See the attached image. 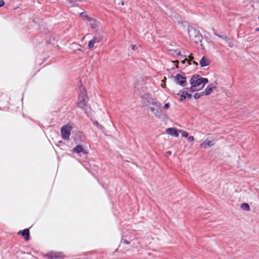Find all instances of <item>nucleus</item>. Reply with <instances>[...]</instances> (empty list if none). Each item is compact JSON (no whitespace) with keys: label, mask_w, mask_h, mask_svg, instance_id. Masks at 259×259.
<instances>
[{"label":"nucleus","mask_w":259,"mask_h":259,"mask_svg":"<svg viewBox=\"0 0 259 259\" xmlns=\"http://www.w3.org/2000/svg\"><path fill=\"white\" fill-rule=\"evenodd\" d=\"M208 82L207 78H203L198 75H193L190 80L191 86L189 90L191 92L198 91L203 88Z\"/></svg>","instance_id":"1"},{"label":"nucleus","mask_w":259,"mask_h":259,"mask_svg":"<svg viewBox=\"0 0 259 259\" xmlns=\"http://www.w3.org/2000/svg\"><path fill=\"white\" fill-rule=\"evenodd\" d=\"M88 98L85 91L83 88L80 89V94L78 97V101L77 103V106L80 108L84 109L85 113L89 116L88 113L85 107H86Z\"/></svg>","instance_id":"2"},{"label":"nucleus","mask_w":259,"mask_h":259,"mask_svg":"<svg viewBox=\"0 0 259 259\" xmlns=\"http://www.w3.org/2000/svg\"><path fill=\"white\" fill-rule=\"evenodd\" d=\"M188 35L190 39L195 44L200 43L203 39V36L200 31L194 27L188 29Z\"/></svg>","instance_id":"3"},{"label":"nucleus","mask_w":259,"mask_h":259,"mask_svg":"<svg viewBox=\"0 0 259 259\" xmlns=\"http://www.w3.org/2000/svg\"><path fill=\"white\" fill-rule=\"evenodd\" d=\"M148 78L146 76L138 77L135 83V87L139 92H145L147 88L146 86Z\"/></svg>","instance_id":"4"},{"label":"nucleus","mask_w":259,"mask_h":259,"mask_svg":"<svg viewBox=\"0 0 259 259\" xmlns=\"http://www.w3.org/2000/svg\"><path fill=\"white\" fill-rule=\"evenodd\" d=\"M156 107H150L151 111L155 116L159 119L164 120L166 116L165 112H163L160 108V106H155Z\"/></svg>","instance_id":"5"},{"label":"nucleus","mask_w":259,"mask_h":259,"mask_svg":"<svg viewBox=\"0 0 259 259\" xmlns=\"http://www.w3.org/2000/svg\"><path fill=\"white\" fill-rule=\"evenodd\" d=\"M72 127L68 124L64 125L61 130V136L63 139L69 140Z\"/></svg>","instance_id":"6"},{"label":"nucleus","mask_w":259,"mask_h":259,"mask_svg":"<svg viewBox=\"0 0 259 259\" xmlns=\"http://www.w3.org/2000/svg\"><path fill=\"white\" fill-rule=\"evenodd\" d=\"M142 98L144 102H147L149 104L158 106L161 105V104L153 99L150 94L143 95L142 96Z\"/></svg>","instance_id":"7"},{"label":"nucleus","mask_w":259,"mask_h":259,"mask_svg":"<svg viewBox=\"0 0 259 259\" xmlns=\"http://www.w3.org/2000/svg\"><path fill=\"white\" fill-rule=\"evenodd\" d=\"M175 82L182 87H185L187 84L186 76L185 74H177L175 76Z\"/></svg>","instance_id":"8"},{"label":"nucleus","mask_w":259,"mask_h":259,"mask_svg":"<svg viewBox=\"0 0 259 259\" xmlns=\"http://www.w3.org/2000/svg\"><path fill=\"white\" fill-rule=\"evenodd\" d=\"M215 140L212 138L206 139L200 145V147L204 149L212 147L215 143Z\"/></svg>","instance_id":"9"},{"label":"nucleus","mask_w":259,"mask_h":259,"mask_svg":"<svg viewBox=\"0 0 259 259\" xmlns=\"http://www.w3.org/2000/svg\"><path fill=\"white\" fill-rule=\"evenodd\" d=\"M47 256L51 259L61 258L64 256V254L60 252H51Z\"/></svg>","instance_id":"10"},{"label":"nucleus","mask_w":259,"mask_h":259,"mask_svg":"<svg viewBox=\"0 0 259 259\" xmlns=\"http://www.w3.org/2000/svg\"><path fill=\"white\" fill-rule=\"evenodd\" d=\"M215 88L216 85L215 83H211L207 86V87L205 89V91L202 92V94H204L205 96L209 95Z\"/></svg>","instance_id":"11"},{"label":"nucleus","mask_w":259,"mask_h":259,"mask_svg":"<svg viewBox=\"0 0 259 259\" xmlns=\"http://www.w3.org/2000/svg\"><path fill=\"white\" fill-rule=\"evenodd\" d=\"M166 133L176 137H179V133L175 128L170 127L166 130Z\"/></svg>","instance_id":"12"},{"label":"nucleus","mask_w":259,"mask_h":259,"mask_svg":"<svg viewBox=\"0 0 259 259\" xmlns=\"http://www.w3.org/2000/svg\"><path fill=\"white\" fill-rule=\"evenodd\" d=\"M85 22L93 28H95L97 24V21L91 17H90Z\"/></svg>","instance_id":"13"},{"label":"nucleus","mask_w":259,"mask_h":259,"mask_svg":"<svg viewBox=\"0 0 259 259\" xmlns=\"http://www.w3.org/2000/svg\"><path fill=\"white\" fill-rule=\"evenodd\" d=\"M199 63L201 67H205L209 64V60L205 57H203L200 60Z\"/></svg>","instance_id":"14"},{"label":"nucleus","mask_w":259,"mask_h":259,"mask_svg":"<svg viewBox=\"0 0 259 259\" xmlns=\"http://www.w3.org/2000/svg\"><path fill=\"white\" fill-rule=\"evenodd\" d=\"M73 151L77 154H79L82 152L84 154L87 153V152L83 149V147L81 145H77L73 149Z\"/></svg>","instance_id":"15"},{"label":"nucleus","mask_w":259,"mask_h":259,"mask_svg":"<svg viewBox=\"0 0 259 259\" xmlns=\"http://www.w3.org/2000/svg\"><path fill=\"white\" fill-rule=\"evenodd\" d=\"M22 235L24 237L26 240H28L29 239V230L27 229H24L22 232Z\"/></svg>","instance_id":"16"},{"label":"nucleus","mask_w":259,"mask_h":259,"mask_svg":"<svg viewBox=\"0 0 259 259\" xmlns=\"http://www.w3.org/2000/svg\"><path fill=\"white\" fill-rule=\"evenodd\" d=\"M80 17L84 18L83 20L85 22H86L90 18V17H89L88 16L87 12H83L81 13L80 14Z\"/></svg>","instance_id":"17"},{"label":"nucleus","mask_w":259,"mask_h":259,"mask_svg":"<svg viewBox=\"0 0 259 259\" xmlns=\"http://www.w3.org/2000/svg\"><path fill=\"white\" fill-rule=\"evenodd\" d=\"M224 40L227 43L228 46L232 48L233 46V44L232 40L228 37L225 36L224 38Z\"/></svg>","instance_id":"18"},{"label":"nucleus","mask_w":259,"mask_h":259,"mask_svg":"<svg viewBox=\"0 0 259 259\" xmlns=\"http://www.w3.org/2000/svg\"><path fill=\"white\" fill-rule=\"evenodd\" d=\"M241 207L243 210H246V211H248L250 209L249 205L247 203H246L242 204Z\"/></svg>","instance_id":"19"},{"label":"nucleus","mask_w":259,"mask_h":259,"mask_svg":"<svg viewBox=\"0 0 259 259\" xmlns=\"http://www.w3.org/2000/svg\"><path fill=\"white\" fill-rule=\"evenodd\" d=\"M179 132L181 134L182 136L184 137L187 138L189 136V134L187 132L183 130H180Z\"/></svg>","instance_id":"20"},{"label":"nucleus","mask_w":259,"mask_h":259,"mask_svg":"<svg viewBox=\"0 0 259 259\" xmlns=\"http://www.w3.org/2000/svg\"><path fill=\"white\" fill-rule=\"evenodd\" d=\"M102 37H94L92 40L95 41V43L99 42L101 41Z\"/></svg>","instance_id":"21"},{"label":"nucleus","mask_w":259,"mask_h":259,"mask_svg":"<svg viewBox=\"0 0 259 259\" xmlns=\"http://www.w3.org/2000/svg\"><path fill=\"white\" fill-rule=\"evenodd\" d=\"M204 94H202V92L200 93H195L194 95V97L195 99H197L200 98L201 96H204Z\"/></svg>","instance_id":"22"},{"label":"nucleus","mask_w":259,"mask_h":259,"mask_svg":"<svg viewBox=\"0 0 259 259\" xmlns=\"http://www.w3.org/2000/svg\"><path fill=\"white\" fill-rule=\"evenodd\" d=\"M187 96L186 95V92H184L182 93V95L180 96V100L183 101L186 99Z\"/></svg>","instance_id":"23"},{"label":"nucleus","mask_w":259,"mask_h":259,"mask_svg":"<svg viewBox=\"0 0 259 259\" xmlns=\"http://www.w3.org/2000/svg\"><path fill=\"white\" fill-rule=\"evenodd\" d=\"M95 44H96V43L95 42V41H94L93 40H92H92H91L89 41V44H88V47H89V48H93V47H94V46Z\"/></svg>","instance_id":"24"},{"label":"nucleus","mask_w":259,"mask_h":259,"mask_svg":"<svg viewBox=\"0 0 259 259\" xmlns=\"http://www.w3.org/2000/svg\"><path fill=\"white\" fill-rule=\"evenodd\" d=\"M121 242H123L124 244H130V242L129 241L125 239H123V238H122Z\"/></svg>","instance_id":"25"},{"label":"nucleus","mask_w":259,"mask_h":259,"mask_svg":"<svg viewBox=\"0 0 259 259\" xmlns=\"http://www.w3.org/2000/svg\"><path fill=\"white\" fill-rule=\"evenodd\" d=\"M186 62H187L189 65H190L191 64V62H189V61L187 58H185L184 60L181 61L182 64H185Z\"/></svg>","instance_id":"26"},{"label":"nucleus","mask_w":259,"mask_h":259,"mask_svg":"<svg viewBox=\"0 0 259 259\" xmlns=\"http://www.w3.org/2000/svg\"><path fill=\"white\" fill-rule=\"evenodd\" d=\"M187 139H188V140L189 141V142H192L194 140V138L193 136H188L187 137Z\"/></svg>","instance_id":"27"},{"label":"nucleus","mask_w":259,"mask_h":259,"mask_svg":"<svg viewBox=\"0 0 259 259\" xmlns=\"http://www.w3.org/2000/svg\"><path fill=\"white\" fill-rule=\"evenodd\" d=\"M72 5H75L76 4L77 0H67Z\"/></svg>","instance_id":"28"},{"label":"nucleus","mask_w":259,"mask_h":259,"mask_svg":"<svg viewBox=\"0 0 259 259\" xmlns=\"http://www.w3.org/2000/svg\"><path fill=\"white\" fill-rule=\"evenodd\" d=\"M131 47L133 50H136L138 49V47L135 45H131Z\"/></svg>","instance_id":"29"},{"label":"nucleus","mask_w":259,"mask_h":259,"mask_svg":"<svg viewBox=\"0 0 259 259\" xmlns=\"http://www.w3.org/2000/svg\"><path fill=\"white\" fill-rule=\"evenodd\" d=\"M169 103H165L164 105V108L165 109H167L169 108Z\"/></svg>","instance_id":"30"},{"label":"nucleus","mask_w":259,"mask_h":259,"mask_svg":"<svg viewBox=\"0 0 259 259\" xmlns=\"http://www.w3.org/2000/svg\"><path fill=\"white\" fill-rule=\"evenodd\" d=\"M94 124H95L96 126H97L98 127V128H101V125H99V123L98 122V121H95L94 122Z\"/></svg>","instance_id":"31"},{"label":"nucleus","mask_w":259,"mask_h":259,"mask_svg":"<svg viewBox=\"0 0 259 259\" xmlns=\"http://www.w3.org/2000/svg\"><path fill=\"white\" fill-rule=\"evenodd\" d=\"M194 57L193 56V55L192 54H191L189 56V59L188 60L189 61V62H191V61L193 59Z\"/></svg>","instance_id":"32"},{"label":"nucleus","mask_w":259,"mask_h":259,"mask_svg":"<svg viewBox=\"0 0 259 259\" xmlns=\"http://www.w3.org/2000/svg\"><path fill=\"white\" fill-rule=\"evenodd\" d=\"M171 152L170 151H167L165 152V156L167 157L169 156L170 155H171Z\"/></svg>","instance_id":"33"},{"label":"nucleus","mask_w":259,"mask_h":259,"mask_svg":"<svg viewBox=\"0 0 259 259\" xmlns=\"http://www.w3.org/2000/svg\"><path fill=\"white\" fill-rule=\"evenodd\" d=\"M5 5V2L4 0H0V7L3 6Z\"/></svg>","instance_id":"34"},{"label":"nucleus","mask_w":259,"mask_h":259,"mask_svg":"<svg viewBox=\"0 0 259 259\" xmlns=\"http://www.w3.org/2000/svg\"><path fill=\"white\" fill-rule=\"evenodd\" d=\"M186 95L189 98H191L192 97V95L191 94H188V93L186 92Z\"/></svg>","instance_id":"35"},{"label":"nucleus","mask_w":259,"mask_h":259,"mask_svg":"<svg viewBox=\"0 0 259 259\" xmlns=\"http://www.w3.org/2000/svg\"><path fill=\"white\" fill-rule=\"evenodd\" d=\"M175 52H176V54L178 55H180L181 54V52L179 51L176 50V51H175Z\"/></svg>","instance_id":"36"},{"label":"nucleus","mask_w":259,"mask_h":259,"mask_svg":"<svg viewBox=\"0 0 259 259\" xmlns=\"http://www.w3.org/2000/svg\"><path fill=\"white\" fill-rule=\"evenodd\" d=\"M218 37H219V38H222V39H224V37H225V36H222V35H218Z\"/></svg>","instance_id":"37"},{"label":"nucleus","mask_w":259,"mask_h":259,"mask_svg":"<svg viewBox=\"0 0 259 259\" xmlns=\"http://www.w3.org/2000/svg\"><path fill=\"white\" fill-rule=\"evenodd\" d=\"M193 64H195V65H198V63L195 61H193Z\"/></svg>","instance_id":"38"},{"label":"nucleus","mask_w":259,"mask_h":259,"mask_svg":"<svg viewBox=\"0 0 259 259\" xmlns=\"http://www.w3.org/2000/svg\"><path fill=\"white\" fill-rule=\"evenodd\" d=\"M214 34L217 36H218V35H219V34H217L216 32H214Z\"/></svg>","instance_id":"39"},{"label":"nucleus","mask_w":259,"mask_h":259,"mask_svg":"<svg viewBox=\"0 0 259 259\" xmlns=\"http://www.w3.org/2000/svg\"><path fill=\"white\" fill-rule=\"evenodd\" d=\"M214 34L217 36H218V35H219V34H217L216 32H214Z\"/></svg>","instance_id":"40"},{"label":"nucleus","mask_w":259,"mask_h":259,"mask_svg":"<svg viewBox=\"0 0 259 259\" xmlns=\"http://www.w3.org/2000/svg\"><path fill=\"white\" fill-rule=\"evenodd\" d=\"M178 62H179V61L176 60V61H175V62H173V63H178Z\"/></svg>","instance_id":"41"},{"label":"nucleus","mask_w":259,"mask_h":259,"mask_svg":"<svg viewBox=\"0 0 259 259\" xmlns=\"http://www.w3.org/2000/svg\"><path fill=\"white\" fill-rule=\"evenodd\" d=\"M164 85H165V84H161V87L162 88H164Z\"/></svg>","instance_id":"42"},{"label":"nucleus","mask_w":259,"mask_h":259,"mask_svg":"<svg viewBox=\"0 0 259 259\" xmlns=\"http://www.w3.org/2000/svg\"><path fill=\"white\" fill-rule=\"evenodd\" d=\"M165 80H166V78L164 77V79L163 80H162V82H164V81H165Z\"/></svg>","instance_id":"43"},{"label":"nucleus","mask_w":259,"mask_h":259,"mask_svg":"<svg viewBox=\"0 0 259 259\" xmlns=\"http://www.w3.org/2000/svg\"><path fill=\"white\" fill-rule=\"evenodd\" d=\"M176 67V68H178V64H176V67Z\"/></svg>","instance_id":"44"},{"label":"nucleus","mask_w":259,"mask_h":259,"mask_svg":"<svg viewBox=\"0 0 259 259\" xmlns=\"http://www.w3.org/2000/svg\"><path fill=\"white\" fill-rule=\"evenodd\" d=\"M172 19L173 21H174L175 22H176V21L175 20V19H174V18H172Z\"/></svg>","instance_id":"45"},{"label":"nucleus","mask_w":259,"mask_h":259,"mask_svg":"<svg viewBox=\"0 0 259 259\" xmlns=\"http://www.w3.org/2000/svg\"><path fill=\"white\" fill-rule=\"evenodd\" d=\"M257 30H259V28Z\"/></svg>","instance_id":"46"}]
</instances>
